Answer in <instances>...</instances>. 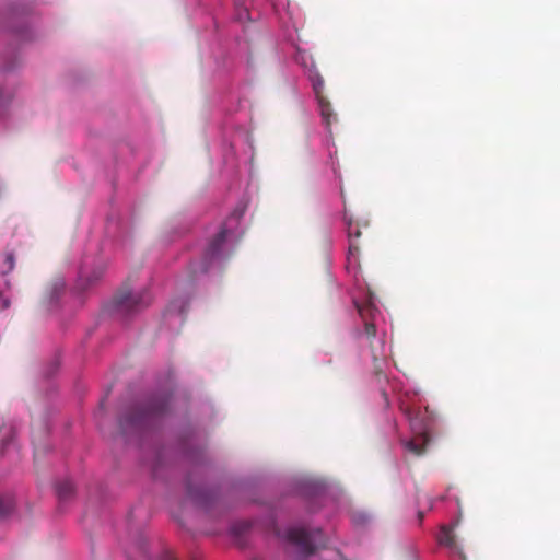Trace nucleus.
I'll return each instance as SVG.
<instances>
[{"mask_svg":"<svg viewBox=\"0 0 560 560\" xmlns=\"http://www.w3.org/2000/svg\"><path fill=\"white\" fill-rule=\"evenodd\" d=\"M161 560H175V557L173 556L172 552L167 551L163 555Z\"/></svg>","mask_w":560,"mask_h":560,"instance_id":"nucleus-15","label":"nucleus"},{"mask_svg":"<svg viewBox=\"0 0 560 560\" xmlns=\"http://www.w3.org/2000/svg\"><path fill=\"white\" fill-rule=\"evenodd\" d=\"M5 262L8 265V271L14 268V257L12 254L7 255Z\"/></svg>","mask_w":560,"mask_h":560,"instance_id":"nucleus-14","label":"nucleus"},{"mask_svg":"<svg viewBox=\"0 0 560 560\" xmlns=\"http://www.w3.org/2000/svg\"><path fill=\"white\" fill-rule=\"evenodd\" d=\"M151 302L148 291L130 293L128 291H119L114 298V305L117 312L122 314H132L147 307Z\"/></svg>","mask_w":560,"mask_h":560,"instance_id":"nucleus-3","label":"nucleus"},{"mask_svg":"<svg viewBox=\"0 0 560 560\" xmlns=\"http://www.w3.org/2000/svg\"><path fill=\"white\" fill-rule=\"evenodd\" d=\"M323 88V82H318L314 85V90L316 93V97L318 101V106L320 110V115L323 120L327 126H330L332 122L337 120L336 114L332 112V107L330 102L322 94L320 89Z\"/></svg>","mask_w":560,"mask_h":560,"instance_id":"nucleus-6","label":"nucleus"},{"mask_svg":"<svg viewBox=\"0 0 560 560\" xmlns=\"http://www.w3.org/2000/svg\"><path fill=\"white\" fill-rule=\"evenodd\" d=\"M225 240H226V230L222 229L211 240L209 246L207 247L206 253H205L206 259L212 260L215 257H218Z\"/></svg>","mask_w":560,"mask_h":560,"instance_id":"nucleus-8","label":"nucleus"},{"mask_svg":"<svg viewBox=\"0 0 560 560\" xmlns=\"http://www.w3.org/2000/svg\"><path fill=\"white\" fill-rule=\"evenodd\" d=\"M345 220L348 225V238H349V250H348V261L350 264L359 265V253H360V242L359 238L361 236V230L357 223H353L351 219Z\"/></svg>","mask_w":560,"mask_h":560,"instance_id":"nucleus-5","label":"nucleus"},{"mask_svg":"<svg viewBox=\"0 0 560 560\" xmlns=\"http://www.w3.org/2000/svg\"><path fill=\"white\" fill-rule=\"evenodd\" d=\"M373 359H374L376 372L381 373V369H380V365H378L380 361H378L377 357L374 353H373Z\"/></svg>","mask_w":560,"mask_h":560,"instance_id":"nucleus-16","label":"nucleus"},{"mask_svg":"<svg viewBox=\"0 0 560 560\" xmlns=\"http://www.w3.org/2000/svg\"><path fill=\"white\" fill-rule=\"evenodd\" d=\"M429 436L427 433H422L405 443V447L407 451L412 453L416 456H421L425 453L427 446L429 444Z\"/></svg>","mask_w":560,"mask_h":560,"instance_id":"nucleus-9","label":"nucleus"},{"mask_svg":"<svg viewBox=\"0 0 560 560\" xmlns=\"http://www.w3.org/2000/svg\"><path fill=\"white\" fill-rule=\"evenodd\" d=\"M185 312H186V306L183 304L182 306H179L178 313L184 314Z\"/></svg>","mask_w":560,"mask_h":560,"instance_id":"nucleus-17","label":"nucleus"},{"mask_svg":"<svg viewBox=\"0 0 560 560\" xmlns=\"http://www.w3.org/2000/svg\"><path fill=\"white\" fill-rule=\"evenodd\" d=\"M357 311L364 323V334L369 339L376 336V326L374 324L375 316L378 313V308L374 304L373 296L371 293L366 296L365 301L358 302L354 300Z\"/></svg>","mask_w":560,"mask_h":560,"instance_id":"nucleus-4","label":"nucleus"},{"mask_svg":"<svg viewBox=\"0 0 560 560\" xmlns=\"http://www.w3.org/2000/svg\"><path fill=\"white\" fill-rule=\"evenodd\" d=\"M287 538L306 556L312 555L318 547L324 545V536L320 529L310 532L302 527H293L288 529Z\"/></svg>","mask_w":560,"mask_h":560,"instance_id":"nucleus-2","label":"nucleus"},{"mask_svg":"<svg viewBox=\"0 0 560 560\" xmlns=\"http://www.w3.org/2000/svg\"><path fill=\"white\" fill-rule=\"evenodd\" d=\"M438 539L440 545L447 547L452 552L458 555L463 560H465L463 550L456 540L453 529L450 526L441 527Z\"/></svg>","mask_w":560,"mask_h":560,"instance_id":"nucleus-7","label":"nucleus"},{"mask_svg":"<svg viewBox=\"0 0 560 560\" xmlns=\"http://www.w3.org/2000/svg\"><path fill=\"white\" fill-rule=\"evenodd\" d=\"M103 273H104V268L100 267L95 271H93V273L91 276L81 273V277H84L86 279L88 283L92 284L95 281H97L98 279H101Z\"/></svg>","mask_w":560,"mask_h":560,"instance_id":"nucleus-11","label":"nucleus"},{"mask_svg":"<svg viewBox=\"0 0 560 560\" xmlns=\"http://www.w3.org/2000/svg\"><path fill=\"white\" fill-rule=\"evenodd\" d=\"M13 510L11 501H3L0 499V517L8 515Z\"/></svg>","mask_w":560,"mask_h":560,"instance_id":"nucleus-12","label":"nucleus"},{"mask_svg":"<svg viewBox=\"0 0 560 560\" xmlns=\"http://www.w3.org/2000/svg\"><path fill=\"white\" fill-rule=\"evenodd\" d=\"M11 305V301L8 298H4L0 292V310H7Z\"/></svg>","mask_w":560,"mask_h":560,"instance_id":"nucleus-13","label":"nucleus"},{"mask_svg":"<svg viewBox=\"0 0 560 560\" xmlns=\"http://www.w3.org/2000/svg\"><path fill=\"white\" fill-rule=\"evenodd\" d=\"M57 495L59 500L66 501L70 499L74 493V487L72 481L63 480L57 483L56 487Z\"/></svg>","mask_w":560,"mask_h":560,"instance_id":"nucleus-10","label":"nucleus"},{"mask_svg":"<svg viewBox=\"0 0 560 560\" xmlns=\"http://www.w3.org/2000/svg\"><path fill=\"white\" fill-rule=\"evenodd\" d=\"M420 521L423 518V513H419Z\"/></svg>","mask_w":560,"mask_h":560,"instance_id":"nucleus-18","label":"nucleus"},{"mask_svg":"<svg viewBox=\"0 0 560 560\" xmlns=\"http://www.w3.org/2000/svg\"><path fill=\"white\" fill-rule=\"evenodd\" d=\"M170 396L158 394L148 397L135 406L120 419V427L124 430L131 428H144L162 417L168 409Z\"/></svg>","mask_w":560,"mask_h":560,"instance_id":"nucleus-1","label":"nucleus"}]
</instances>
